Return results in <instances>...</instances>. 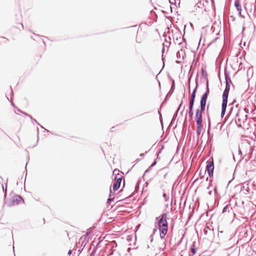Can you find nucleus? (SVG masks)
Wrapping results in <instances>:
<instances>
[{
    "label": "nucleus",
    "mask_w": 256,
    "mask_h": 256,
    "mask_svg": "<svg viewBox=\"0 0 256 256\" xmlns=\"http://www.w3.org/2000/svg\"><path fill=\"white\" fill-rule=\"evenodd\" d=\"M184 108H185V106H184V107L183 108V110H182V112L180 113L181 114H182V113L183 111L184 110Z\"/></svg>",
    "instance_id": "nucleus-56"
},
{
    "label": "nucleus",
    "mask_w": 256,
    "mask_h": 256,
    "mask_svg": "<svg viewBox=\"0 0 256 256\" xmlns=\"http://www.w3.org/2000/svg\"><path fill=\"white\" fill-rule=\"evenodd\" d=\"M72 250H68V255H70L72 254Z\"/></svg>",
    "instance_id": "nucleus-47"
},
{
    "label": "nucleus",
    "mask_w": 256,
    "mask_h": 256,
    "mask_svg": "<svg viewBox=\"0 0 256 256\" xmlns=\"http://www.w3.org/2000/svg\"><path fill=\"white\" fill-rule=\"evenodd\" d=\"M176 63H177V64H180L181 62H180V60H176Z\"/></svg>",
    "instance_id": "nucleus-50"
},
{
    "label": "nucleus",
    "mask_w": 256,
    "mask_h": 256,
    "mask_svg": "<svg viewBox=\"0 0 256 256\" xmlns=\"http://www.w3.org/2000/svg\"><path fill=\"white\" fill-rule=\"evenodd\" d=\"M186 117H187V112L186 114L185 118H184V122H186Z\"/></svg>",
    "instance_id": "nucleus-49"
},
{
    "label": "nucleus",
    "mask_w": 256,
    "mask_h": 256,
    "mask_svg": "<svg viewBox=\"0 0 256 256\" xmlns=\"http://www.w3.org/2000/svg\"><path fill=\"white\" fill-rule=\"evenodd\" d=\"M24 201L20 195H16L10 198L8 202H6L4 204L10 207L16 204H18L21 202L24 203Z\"/></svg>",
    "instance_id": "nucleus-2"
},
{
    "label": "nucleus",
    "mask_w": 256,
    "mask_h": 256,
    "mask_svg": "<svg viewBox=\"0 0 256 256\" xmlns=\"http://www.w3.org/2000/svg\"><path fill=\"white\" fill-rule=\"evenodd\" d=\"M193 114H194L193 110L189 109V111H188L189 116L191 118H192L193 116Z\"/></svg>",
    "instance_id": "nucleus-26"
},
{
    "label": "nucleus",
    "mask_w": 256,
    "mask_h": 256,
    "mask_svg": "<svg viewBox=\"0 0 256 256\" xmlns=\"http://www.w3.org/2000/svg\"><path fill=\"white\" fill-rule=\"evenodd\" d=\"M164 46L163 44V48L162 50V62L164 63V58H163V54H164Z\"/></svg>",
    "instance_id": "nucleus-36"
},
{
    "label": "nucleus",
    "mask_w": 256,
    "mask_h": 256,
    "mask_svg": "<svg viewBox=\"0 0 256 256\" xmlns=\"http://www.w3.org/2000/svg\"><path fill=\"white\" fill-rule=\"evenodd\" d=\"M178 111H176L175 112V113L174 114L173 116H172V121L170 122V124H172L173 122L176 120V118L178 116Z\"/></svg>",
    "instance_id": "nucleus-21"
},
{
    "label": "nucleus",
    "mask_w": 256,
    "mask_h": 256,
    "mask_svg": "<svg viewBox=\"0 0 256 256\" xmlns=\"http://www.w3.org/2000/svg\"><path fill=\"white\" fill-rule=\"evenodd\" d=\"M182 106L181 104H180L178 107V109H177V110L176 111H178H178L180 110V108Z\"/></svg>",
    "instance_id": "nucleus-46"
},
{
    "label": "nucleus",
    "mask_w": 256,
    "mask_h": 256,
    "mask_svg": "<svg viewBox=\"0 0 256 256\" xmlns=\"http://www.w3.org/2000/svg\"><path fill=\"white\" fill-rule=\"evenodd\" d=\"M210 230V231L211 230L210 228H209L208 226L206 227V228H204V232L205 234H208V230Z\"/></svg>",
    "instance_id": "nucleus-29"
},
{
    "label": "nucleus",
    "mask_w": 256,
    "mask_h": 256,
    "mask_svg": "<svg viewBox=\"0 0 256 256\" xmlns=\"http://www.w3.org/2000/svg\"><path fill=\"white\" fill-rule=\"evenodd\" d=\"M152 167H150V166L148 167V168L145 171V173L148 172L150 171Z\"/></svg>",
    "instance_id": "nucleus-38"
},
{
    "label": "nucleus",
    "mask_w": 256,
    "mask_h": 256,
    "mask_svg": "<svg viewBox=\"0 0 256 256\" xmlns=\"http://www.w3.org/2000/svg\"><path fill=\"white\" fill-rule=\"evenodd\" d=\"M238 154L240 156V160H242L244 158H242V150H240V148H238Z\"/></svg>",
    "instance_id": "nucleus-33"
},
{
    "label": "nucleus",
    "mask_w": 256,
    "mask_h": 256,
    "mask_svg": "<svg viewBox=\"0 0 256 256\" xmlns=\"http://www.w3.org/2000/svg\"><path fill=\"white\" fill-rule=\"evenodd\" d=\"M114 192H112V190L110 188L109 197L112 198V196L114 197Z\"/></svg>",
    "instance_id": "nucleus-35"
},
{
    "label": "nucleus",
    "mask_w": 256,
    "mask_h": 256,
    "mask_svg": "<svg viewBox=\"0 0 256 256\" xmlns=\"http://www.w3.org/2000/svg\"><path fill=\"white\" fill-rule=\"evenodd\" d=\"M202 75L205 78V79H206V78H208L207 72L203 68L202 69Z\"/></svg>",
    "instance_id": "nucleus-19"
},
{
    "label": "nucleus",
    "mask_w": 256,
    "mask_h": 256,
    "mask_svg": "<svg viewBox=\"0 0 256 256\" xmlns=\"http://www.w3.org/2000/svg\"><path fill=\"white\" fill-rule=\"evenodd\" d=\"M18 24L20 26V27L22 28V29L24 28L23 24H22V23H20V24Z\"/></svg>",
    "instance_id": "nucleus-48"
},
{
    "label": "nucleus",
    "mask_w": 256,
    "mask_h": 256,
    "mask_svg": "<svg viewBox=\"0 0 256 256\" xmlns=\"http://www.w3.org/2000/svg\"><path fill=\"white\" fill-rule=\"evenodd\" d=\"M170 10H171V12H172V8L171 6H170Z\"/></svg>",
    "instance_id": "nucleus-63"
},
{
    "label": "nucleus",
    "mask_w": 256,
    "mask_h": 256,
    "mask_svg": "<svg viewBox=\"0 0 256 256\" xmlns=\"http://www.w3.org/2000/svg\"><path fill=\"white\" fill-rule=\"evenodd\" d=\"M182 43H184L185 45H186V39L184 38V36H182Z\"/></svg>",
    "instance_id": "nucleus-41"
},
{
    "label": "nucleus",
    "mask_w": 256,
    "mask_h": 256,
    "mask_svg": "<svg viewBox=\"0 0 256 256\" xmlns=\"http://www.w3.org/2000/svg\"><path fill=\"white\" fill-rule=\"evenodd\" d=\"M116 170H114L113 172L114 173L116 171Z\"/></svg>",
    "instance_id": "nucleus-62"
},
{
    "label": "nucleus",
    "mask_w": 256,
    "mask_h": 256,
    "mask_svg": "<svg viewBox=\"0 0 256 256\" xmlns=\"http://www.w3.org/2000/svg\"><path fill=\"white\" fill-rule=\"evenodd\" d=\"M113 242L114 243V244H115V247H116L117 246V244H116V242L114 241Z\"/></svg>",
    "instance_id": "nucleus-53"
},
{
    "label": "nucleus",
    "mask_w": 256,
    "mask_h": 256,
    "mask_svg": "<svg viewBox=\"0 0 256 256\" xmlns=\"http://www.w3.org/2000/svg\"><path fill=\"white\" fill-rule=\"evenodd\" d=\"M148 152H146L145 153H142L140 154V156L143 157L146 154H147Z\"/></svg>",
    "instance_id": "nucleus-44"
},
{
    "label": "nucleus",
    "mask_w": 256,
    "mask_h": 256,
    "mask_svg": "<svg viewBox=\"0 0 256 256\" xmlns=\"http://www.w3.org/2000/svg\"><path fill=\"white\" fill-rule=\"evenodd\" d=\"M162 196L164 198L165 201H166V202L168 201L169 199V196H168V195L166 194V192L163 193Z\"/></svg>",
    "instance_id": "nucleus-25"
},
{
    "label": "nucleus",
    "mask_w": 256,
    "mask_h": 256,
    "mask_svg": "<svg viewBox=\"0 0 256 256\" xmlns=\"http://www.w3.org/2000/svg\"><path fill=\"white\" fill-rule=\"evenodd\" d=\"M18 111L19 112H20V113L24 114V115L28 116V118H30V119H32V116L31 115L28 114V113H26V112H24L23 111H22V110H20V109H18Z\"/></svg>",
    "instance_id": "nucleus-20"
},
{
    "label": "nucleus",
    "mask_w": 256,
    "mask_h": 256,
    "mask_svg": "<svg viewBox=\"0 0 256 256\" xmlns=\"http://www.w3.org/2000/svg\"><path fill=\"white\" fill-rule=\"evenodd\" d=\"M114 197H112V198L108 197V198L107 200V204H110L111 203V202L114 200Z\"/></svg>",
    "instance_id": "nucleus-28"
},
{
    "label": "nucleus",
    "mask_w": 256,
    "mask_h": 256,
    "mask_svg": "<svg viewBox=\"0 0 256 256\" xmlns=\"http://www.w3.org/2000/svg\"><path fill=\"white\" fill-rule=\"evenodd\" d=\"M2 190L4 192V198H6V192H7V184H6L5 188H4V186L2 185Z\"/></svg>",
    "instance_id": "nucleus-22"
},
{
    "label": "nucleus",
    "mask_w": 256,
    "mask_h": 256,
    "mask_svg": "<svg viewBox=\"0 0 256 256\" xmlns=\"http://www.w3.org/2000/svg\"><path fill=\"white\" fill-rule=\"evenodd\" d=\"M174 1V2H172V1H171L170 0H169V2L171 4H174V5H176V0H173Z\"/></svg>",
    "instance_id": "nucleus-43"
},
{
    "label": "nucleus",
    "mask_w": 256,
    "mask_h": 256,
    "mask_svg": "<svg viewBox=\"0 0 256 256\" xmlns=\"http://www.w3.org/2000/svg\"><path fill=\"white\" fill-rule=\"evenodd\" d=\"M163 146L162 145V148L159 150L158 152H156V154H157V159L158 158V156L161 153L162 149H163Z\"/></svg>",
    "instance_id": "nucleus-31"
},
{
    "label": "nucleus",
    "mask_w": 256,
    "mask_h": 256,
    "mask_svg": "<svg viewBox=\"0 0 256 256\" xmlns=\"http://www.w3.org/2000/svg\"><path fill=\"white\" fill-rule=\"evenodd\" d=\"M186 56V52L184 50H178L176 53V57L178 58H182V59L184 60V57Z\"/></svg>",
    "instance_id": "nucleus-14"
},
{
    "label": "nucleus",
    "mask_w": 256,
    "mask_h": 256,
    "mask_svg": "<svg viewBox=\"0 0 256 256\" xmlns=\"http://www.w3.org/2000/svg\"><path fill=\"white\" fill-rule=\"evenodd\" d=\"M236 102V100H234L232 104H229V106H232Z\"/></svg>",
    "instance_id": "nucleus-40"
},
{
    "label": "nucleus",
    "mask_w": 256,
    "mask_h": 256,
    "mask_svg": "<svg viewBox=\"0 0 256 256\" xmlns=\"http://www.w3.org/2000/svg\"><path fill=\"white\" fill-rule=\"evenodd\" d=\"M227 104H228V102L222 101V111H221V114H220V116L222 118H223V117L224 116L225 114L226 110Z\"/></svg>",
    "instance_id": "nucleus-10"
},
{
    "label": "nucleus",
    "mask_w": 256,
    "mask_h": 256,
    "mask_svg": "<svg viewBox=\"0 0 256 256\" xmlns=\"http://www.w3.org/2000/svg\"><path fill=\"white\" fill-rule=\"evenodd\" d=\"M234 6H236L237 10L238 12V15L240 16H242L241 14L242 12V6L240 3V0H236L234 2Z\"/></svg>",
    "instance_id": "nucleus-11"
},
{
    "label": "nucleus",
    "mask_w": 256,
    "mask_h": 256,
    "mask_svg": "<svg viewBox=\"0 0 256 256\" xmlns=\"http://www.w3.org/2000/svg\"><path fill=\"white\" fill-rule=\"evenodd\" d=\"M196 94H191V96H190V100H191L192 101H195V98H196Z\"/></svg>",
    "instance_id": "nucleus-27"
},
{
    "label": "nucleus",
    "mask_w": 256,
    "mask_h": 256,
    "mask_svg": "<svg viewBox=\"0 0 256 256\" xmlns=\"http://www.w3.org/2000/svg\"><path fill=\"white\" fill-rule=\"evenodd\" d=\"M230 210H232V208L231 207H230V204H226L222 209V213H224L226 212L227 211L228 212H230Z\"/></svg>",
    "instance_id": "nucleus-17"
},
{
    "label": "nucleus",
    "mask_w": 256,
    "mask_h": 256,
    "mask_svg": "<svg viewBox=\"0 0 256 256\" xmlns=\"http://www.w3.org/2000/svg\"><path fill=\"white\" fill-rule=\"evenodd\" d=\"M166 219L167 214L162 213L159 216L156 217L154 222L155 226L160 232V236L162 240H166L165 236L168 231V224Z\"/></svg>",
    "instance_id": "nucleus-1"
},
{
    "label": "nucleus",
    "mask_w": 256,
    "mask_h": 256,
    "mask_svg": "<svg viewBox=\"0 0 256 256\" xmlns=\"http://www.w3.org/2000/svg\"><path fill=\"white\" fill-rule=\"evenodd\" d=\"M32 122H35L36 124H38V126H40L41 128H44L45 130H46L48 132H49V130H46V128H44L42 126H41L37 121L36 120H35L34 118L32 117V119H30Z\"/></svg>",
    "instance_id": "nucleus-24"
},
{
    "label": "nucleus",
    "mask_w": 256,
    "mask_h": 256,
    "mask_svg": "<svg viewBox=\"0 0 256 256\" xmlns=\"http://www.w3.org/2000/svg\"><path fill=\"white\" fill-rule=\"evenodd\" d=\"M114 128H115L114 126H113V127H112V128H111V131H112V132H113V129H114Z\"/></svg>",
    "instance_id": "nucleus-54"
},
{
    "label": "nucleus",
    "mask_w": 256,
    "mask_h": 256,
    "mask_svg": "<svg viewBox=\"0 0 256 256\" xmlns=\"http://www.w3.org/2000/svg\"><path fill=\"white\" fill-rule=\"evenodd\" d=\"M224 78L226 80V84L230 85L232 83L230 76L229 72L226 70H224Z\"/></svg>",
    "instance_id": "nucleus-13"
},
{
    "label": "nucleus",
    "mask_w": 256,
    "mask_h": 256,
    "mask_svg": "<svg viewBox=\"0 0 256 256\" xmlns=\"http://www.w3.org/2000/svg\"><path fill=\"white\" fill-rule=\"evenodd\" d=\"M203 5L204 4H202L201 2H199L196 4V6H198L199 8H202Z\"/></svg>",
    "instance_id": "nucleus-32"
},
{
    "label": "nucleus",
    "mask_w": 256,
    "mask_h": 256,
    "mask_svg": "<svg viewBox=\"0 0 256 256\" xmlns=\"http://www.w3.org/2000/svg\"><path fill=\"white\" fill-rule=\"evenodd\" d=\"M156 232H157V228H154L152 234L154 236V234Z\"/></svg>",
    "instance_id": "nucleus-37"
},
{
    "label": "nucleus",
    "mask_w": 256,
    "mask_h": 256,
    "mask_svg": "<svg viewBox=\"0 0 256 256\" xmlns=\"http://www.w3.org/2000/svg\"><path fill=\"white\" fill-rule=\"evenodd\" d=\"M230 85L226 84L224 90L222 94V100L223 102H228V96L229 94V92L230 90Z\"/></svg>",
    "instance_id": "nucleus-7"
},
{
    "label": "nucleus",
    "mask_w": 256,
    "mask_h": 256,
    "mask_svg": "<svg viewBox=\"0 0 256 256\" xmlns=\"http://www.w3.org/2000/svg\"><path fill=\"white\" fill-rule=\"evenodd\" d=\"M180 40V37L179 38H176V41L178 42V41Z\"/></svg>",
    "instance_id": "nucleus-51"
},
{
    "label": "nucleus",
    "mask_w": 256,
    "mask_h": 256,
    "mask_svg": "<svg viewBox=\"0 0 256 256\" xmlns=\"http://www.w3.org/2000/svg\"><path fill=\"white\" fill-rule=\"evenodd\" d=\"M194 102L189 100V106H188V109H194Z\"/></svg>",
    "instance_id": "nucleus-23"
},
{
    "label": "nucleus",
    "mask_w": 256,
    "mask_h": 256,
    "mask_svg": "<svg viewBox=\"0 0 256 256\" xmlns=\"http://www.w3.org/2000/svg\"><path fill=\"white\" fill-rule=\"evenodd\" d=\"M180 45V46L181 48V49L180 50H184V48H186V45L184 44V43H182V42H180L178 44Z\"/></svg>",
    "instance_id": "nucleus-30"
},
{
    "label": "nucleus",
    "mask_w": 256,
    "mask_h": 256,
    "mask_svg": "<svg viewBox=\"0 0 256 256\" xmlns=\"http://www.w3.org/2000/svg\"><path fill=\"white\" fill-rule=\"evenodd\" d=\"M12 105L13 106H14V104L12 102Z\"/></svg>",
    "instance_id": "nucleus-64"
},
{
    "label": "nucleus",
    "mask_w": 256,
    "mask_h": 256,
    "mask_svg": "<svg viewBox=\"0 0 256 256\" xmlns=\"http://www.w3.org/2000/svg\"><path fill=\"white\" fill-rule=\"evenodd\" d=\"M202 128L203 124L196 125V134L198 136H199L200 135Z\"/></svg>",
    "instance_id": "nucleus-16"
},
{
    "label": "nucleus",
    "mask_w": 256,
    "mask_h": 256,
    "mask_svg": "<svg viewBox=\"0 0 256 256\" xmlns=\"http://www.w3.org/2000/svg\"><path fill=\"white\" fill-rule=\"evenodd\" d=\"M208 133L209 132L210 126V118L209 116H208Z\"/></svg>",
    "instance_id": "nucleus-34"
},
{
    "label": "nucleus",
    "mask_w": 256,
    "mask_h": 256,
    "mask_svg": "<svg viewBox=\"0 0 256 256\" xmlns=\"http://www.w3.org/2000/svg\"><path fill=\"white\" fill-rule=\"evenodd\" d=\"M156 164V160H154L152 164L150 165V167H154V166H155Z\"/></svg>",
    "instance_id": "nucleus-39"
},
{
    "label": "nucleus",
    "mask_w": 256,
    "mask_h": 256,
    "mask_svg": "<svg viewBox=\"0 0 256 256\" xmlns=\"http://www.w3.org/2000/svg\"><path fill=\"white\" fill-rule=\"evenodd\" d=\"M182 104H183V102H182V101L180 102V104H181V105L182 106Z\"/></svg>",
    "instance_id": "nucleus-59"
},
{
    "label": "nucleus",
    "mask_w": 256,
    "mask_h": 256,
    "mask_svg": "<svg viewBox=\"0 0 256 256\" xmlns=\"http://www.w3.org/2000/svg\"><path fill=\"white\" fill-rule=\"evenodd\" d=\"M89 233H90V232H87L86 234V236H88V235L89 234Z\"/></svg>",
    "instance_id": "nucleus-57"
},
{
    "label": "nucleus",
    "mask_w": 256,
    "mask_h": 256,
    "mask_svg": "<svg viewBox=\"0 0 256 256\" xmlns=\"http://www.w3.org/2000/svg\"><path fill=\"white\" fill-rule=\"evenodd\" d=\"M206 99L200 98V108L196 110V112H198V114L202 116V114L206 109Z\"/></svg>",
    "instance_id": "nucleus-6"
},
{
    "label": "nucleus",
    "mask_w": 256,
    "mask_h": 256,
    "mask_svg": "<svg viewBox=\"0 0 256 256\" xmlns=\"http://www.w3.org/2000/svg\"><path fill=\"white\" fill-rule=\"evenodd\" d=\"M174 88H175L174 80L173 79H172V84L170 89V91L168 92L166 96V98L164 100L162 104L164 103L166 100L171 96V95L174 92Z\"/></svg>",
    "instance_id": "nucleus-9"
},
{
    "label": "nucleus",
    "mask_w": 256,
    "mask_h": 256,
    "mask_svg": "<svg viewBox=\"0 0 256 256\" xmlns=\"http://www.w3.org/2000/svg\"><path fill=\"white\" fill-rule=\"evenodd\" d=\"M43 42L44 44V45L46 46V43H45V42L44 40H43Z\"/></svg>",
    "instance_id": "nucleus-61"
},
{
    "label": "nucleus",
    "mask_w": 256,
    "mask_h": 256,
    "mask_svg": "<svg viewBox=\"0 0 256 256\" xmlns=\"http://www.w3.org/2000/svg\"><path fill=\"white\" fill-rule=\"evenodd\" d=\"M206 80V92L204 93V94L201 96L202 98L204 99H208V96L210 94V88H209V84H208V78L205 79Z\"/></svg>",
    "instance_id": "nucleus-8"
},
{
    "label": "nucleus",
    "mask_w": 256,
    "mask_h": 256,
    "mask_svg": "<svg viewBox=\"0 0 256 256\" xmlns=\"http://www.w3.org/2000/svg\"><path fill=\"white\" fill-rule=\"evenodd\" d=\"M153 238H154V235L152 234L150 236V242H152L153 241Z\"/></svg>",
    "instance_id": "nucleus-42"
},
{
    "label": "nucleus",
    "mask_w": 256,
    "mask_h": 256,
    "mask_svg": "<svg viewBox=\"0 0 256 256\" xmlns=\"http://www.w3.org/2000/svg\"><path fill=\"white\" fill-rule=\"evenodd\" d=\"M242 110L241 107L240 106L239 104H236L234 108L233 106H232L230 108V111L228 112V115L232 116H238L240 112Z\"/></svg>",
    "instance_id": "nucleus-5"
},
{
    "label": "nucleus",
    "mask_w": 256,
    "mask_h": 256,
    "mask_svg": "<svg viewBox=\"0 0 256 256\" xmlns=\"http://www.w3.org/2000/svg\"><path fill=\"white\" fill-rule=\"evenodd\" d=\"M37 132H38V128H37Z\"/></svg>",
    "instance_id": "nucleus-60"
},
{
    "label": "nucleus",
    "mask_w": 256,
    "mask_h": 256,
    "mask_svg": "<svg viewBox=\"0 0 256 256\" xmlns=\"http://www.w3.org/2000/svg\"><path fill=\"white\" fill-rule=\"evenodd\" d=\"M214 168V166L213 159H209L206 162V170L207 171L208 176L210 178L213 176Z\"/></svg>",
    "instance_id": "nucleus-3"
},
{
    "label": "nucleus",
    "mask_w": 256,
    "mask_h": 256,
    "mask_svg": "<svg viewBox=\"0 0 256 256\" xmlns=\"http://www.w3.org/2000/svg\"><path fill=\"white\" fill-rule=\"evenodd\" d=\"M190 252H192L191 256H194L196 252V248L195 246V242L192 243V244L190 247Z\"/></svg>",
    "instance_id": "nucleus-15"
},
{
    "label": "nucleus",
    "mask_w": 256,
    "mask_h": 256,
    "mask_svg": "<svg viewBox=\"0 0 256 256\" xmlns=\"http://www.w3.org/2000/svg\"><path fill=\"white\" fill-rule=\"evenodd\" d=\"M212 190H210V191L208 192V194H209V195H211V194H212Z\"/></svg>",
    "instance_id": "nucleus-52"
},
{
    "label": "nucleus",
    "mask_w": 256,
    "mask_h": 256,
    "mask_svg": "<svg viewBox=\"0 0 256 256\" xmlns=\"http://www.w3.org/2000/svg\"><path fill=\"white\" fill-rule=\"evenodd\" d=\"M186 26H184V34L185 33V28H186Z\"/></svg>",
    "instance_id": "nucleus-58"
},
{
    "label": "nucleus",
    "mask_w": 256,
    "mask_h": 256,
    "mask_svg": "<svg viewBox=\"0 0 256 256\" xmlns=\"http://www.w3.org/2000/svg\"><path fill=\"white\" fill-rule=\"evenodd\" d=\"M114 182L112 185V190L116 192L118 190L120 187L122 181V176L120 174L116 175L114 177Z\"/></svg>",
    "instance_id": "nucleus-4"
},
{
    "label": "nucleus",
    "mask_w": 256,
    "mask_h": 256,
    "mask_svg": "<svg viewBox=\"0 0 256 256\" xmlns=\"http://www.w3.org/2000/svg\"><path fill=\"white\" fill-rule=\"evenodd\" d=\"M214 192L215 194H216L217 192V187L216 186H215L214 188Z\"/></svg>",
    "instance_id": "nucleus-45"
},
{
    "label": "nucleus",
    "mask_w": 256,
    "mask_h": 256,
    "mask_svg": "<svg viewBox=\"0 0 256 256\" xmlns=\"http://www.w3.org/2000/svg\"><path fill=\"white\" fill-rule=\"evenodd\" d=\"M195 120L196 124H202V116L198 114V112H196Z\"/></svg>",
    "instance_id": "nucleus-12"
},
{
    "label": "nucleus",
    "mask_w": 256,
    "mask_h": 256,
    "mask_svg": "<svg viewBox=\"0 0 256 256\" xmlns=\"http://www.w3.org/2000/svg\"><path fill=\"white\" fill-rule=\"evenodd\" d=\"M196 87L193 90L192 92V94H196V90H197V88H198V79L197 78H196Z\"/></svg>",
    "instance_id": "nucleus-18"
},
{
    "label": "nucleus",
    "mask_w": 256,
    "mask_h": 256,
    "mask_svg": "<svg viewBox=\"0 0 256 256\" xmlns=\"http://www.w3.org/2000/svg\"><path fill=\"white\" fill-rule=\"evenodd\" d=\"M159 114H160V118L162 117V114L160 111H158Z\"/></svg>",
    "instance_id": "nucleus-55"
}]
</instances>
